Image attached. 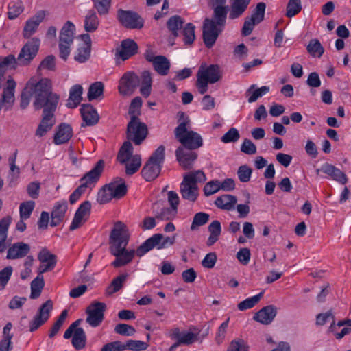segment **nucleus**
Returning a JSON list of instances; mask_svg holds the SVG:
<instances>
[{
  "mask_svg": "<svg viewBox=\"0 0 351 351\" xmlns=\"http://www.w3.org/2000/svg\"><path fill=\"white\" fill-rule=\"evenodd\" d=\"M34 98L33 105L36 110L43 108L40 123L36 131V136L42 137L51 130L56 123L55 111L60 99L56 93L52 92L51 81L42 78L39 81L32 78L26 84L21 95L20 106L25 109Z\"/></svg>",
  "mask_w": 351,
  "mask_h": 351,
  "instance_id": "obj_1",
  "label": "nucleus"
},
{
  "mask_svg": "<svg viewBox=\"0 0 351 351\" xmlns=\"http://www.w3.org/2000/svg\"><path fill=\"white\" fill-rule=\"evenodd\" d=\"M130 239L129 230L125 223L117 221L114 224L110 234V252L116 256L112 265L116 268L124 266L132 261L135 254L141 257L147 252L156 247L158 250L165 248L167 245H172L176 241V236L164 237L162 234H155L147 239L135 251L126 250V246Z\"/></svg>",
  "mask_w": 351,
  "mask_h": 351,
  "instance_id": "obj_2",
  "label": "nucleus"
},
{
  "mask_svg": "<svg viewBox=\"0 0 351 351\" xmlns=\"http://www.w3.org/2000/svg\"><path fill=\"white\" fill-rule=\"evenodd\" d=\"M152 82L149 71H143L140 77L134 71H127L119 81V93L123 96H130L140 86V93L147 98L151 95Z\"/></svg>",
  "mask_w": 351,
  "mask_h": 351,
  "instance_id": "obj_3",
  "label": "nucleus"
},
{
  "mask_svg": "<svg viewBox=\"0 0 351 351\" xmlns=\"http://www.w3.org/2000/svg\"><path fill=\"white\" fill-rule=\"evenodd\" d=\"M211 18H206L202 26V38L205 46L210 49L215 43L218 36L223 31L229 11L228 6L212 8Z\"/></svg>",
  "mask_w": 351,
  "mask_h": 351,
  "instance_id": "obj_4",
  "label": "nucleus"
},
{
  "mask_svg": "<svg viewBox=\"0 0 351 351\" xmlns=\"http://www.w3.org/2000/svg\"><path fill=\"white\" fill-rule=\"evenodd\" d=\"M179 124L175 128L174 134L176 139L182 145V147L194 150L199 148L203 145V140L197 132L188 130L190 123L189 117L183 112L178 113Z\"/></svg>",
  "mask_w": 351,
  "mask_h": 351,
  "instance_id": "obj_5",
  "label": "nucleus"
},
{
  "mask_svg": "<svg viewBox=\"0 0 351 351\" xmlns=\"http://www.w3.org/2000/svg\"><path fill=\"white\" fill-rule=\"evenodd\" d=\"M104 165V161L99 160L90 171L80 178V185L72 193L69 197H79L86 193L88 195L99 180Z\"/></svg>",
  "mask_w": 351,
  "mask_h": 351,
  "instance_id": "obj_6",
  "label": "nucleus"
},
{
  "mask_svg": "<svg viewBox=\"0 0 351 351\" xmlns=\"http://www.w3.org/2000/svg\"><path fill=\"white\" fill-rule=\"evenodd\" d=\"M164 160L165 147L160 145L151 155L141 170L142 176L146 181H152L159 176Z\"/></svg>",
  "mask_w": 351,
  "mask_h": 351,
  "instance_id": "obj_7",
  "label": "nucleus"
},
{
  "mask_svg": "<svg viewBox=\"0 0 351 351\" xmlns=\"http://www.w3.org/2000/svg\"><path fill=\"white\" fill-rule=\"evenodd\" d=\"M205 180L206 176L204 173L200 170L186 174L180 184V193L182 197H197L199 195L197 183Z\"/></svg>",
  "mask_w": 351,
  "mask_h": 351,
  "instance_id": "obj_8",
  "label": "nucleus"
},
{
  "mask_svg": "<svg viewBox=\"0 0 351 351\" xmlns=\"http://www.w3.org/2000/svg\"><path fill=\"white\" fill-rule=\"evenodd\" d=\"M179 203V199H167V201L158 200L152 206L153 213L158 219L171 220L177 214Z\"/></svg>",
  "mask_w": 351,
  "mask_h": 351,
  "instance_id": "obj_9",
  "label": "nucleus"
},
{
  "mask_svg": "<svg viewBox=\"0 0 351 351\" xmlns=\"http://www.w3.org/2000/svg\"><path fill=\"white\" fill-rule=\"evenodd\" d=\"M147 134V125L141 122L138 117L133 116L127 126L128 138L138 145L145 139Z\"/></svg>",
  "mask_w": 351,
  "mask_h": 351,
  "instance_id": "obj_10",
  "label": "nucleus"
},
{
  "mask_svg": "<svg viewBox=\"0 0 351 351\" xmlns=\"http://www.w3.org/2000/svg\"><path fill=\"white\" fill-rule=\"evenodd\" d=\"M40 44V40L37 38H33L28 40L21 48L16 58L18 64L23 66L29 65L36 56Z\"/></svg>",
  "mask_w": 351,
  "mask_h": 351,
  "instance_id": "obj_11",
  "label": "nucleus"
},
{
  "mask_svg": "<svg viewBox=\"0 0 351 351\" xmlns=\"http://www.w3.org/2000/svg\"><path fill=\"white\" fill-rule=\"evenodd\" d=\"M106 309L105 303L100 302H92L86 310L87 317L86 322L92 327L100 326L104 319V312Z\"/></svg>",
  "mask_w": 351,
  "mask_h": 351,
  "instance_id": "obj_12",
  "label": "nucleus"
},
{
  "mask_svg": "<svg viewBox=\"0 0 351 351\" xmlns=\"http://www.w3.org/2000/svg\"><path fill=\"white\" fill-rule=\"evenodd\" d=\"M117 18L119 23L128 29H141L144 25L142 17L133 11L120 9L117 12Z\"/></svg>",
  "mask_w": 351,
  "mask_h": 351,
  "instance_id": "obj_13",
  "label": "nucleus"
},
{
  "mask_svg": "<svg viewBox=\"0 0 351 351\" xmlns=\"http://www.w3.org/2000/svg\"><path fill=\"white\" fill-rule=\"evenodd\" d=\"M124 181H114L103 186L97 193V197H122L127 193Z\"/></svg>",
  "mask_w": 351,
  "mask_h": 351,
  "instance_id": "obj_14",
  "label": "nucleus"
},
{
  "mask_svg": "<svg viewBox=\"0 0 351 351\" xmlns=\"http://www.w3.org/2000/svg\"><path fill=\"white\" fill-rule=\"evenodd\" d=\"M53 306L52 300H48L39 307L36 315L29 323V332H34L48 320Z\"/></svg>",
  "mask_w": 351,
  "mask_h": 351,
  "instance_id": "obj_15",
  "label": "nucleus"
},
{
  "mask_svg": "<svg viewBox=\"0 0 351 351\" xmlns=\"http://www.w3.org/2000/svg\"><path fill=\"white\" fill-rule=\"evenodd\" d=\"M40 264L38 268V274H43L53 270L57 263L55 254H51L47 248H43L38 254Z\"/></svg>",
  "mask_w": 351,
  "mask_h": 351,
  "instance_id": "obj_16",
  "label": "nucleus"
},
{
  "mask_svg": "<svg viewBox=\"0 0 351 351\" xmlns=\"http://www.w3.org/2000/svg\"><path fill=\"white\" fill-rule=\"evenodd\" d=\"M177 160L184 169H190L193 167L197 158V154L193 150L179 147L176 151Z\"/></svg>",
  "mask_w": 351,
  "mask_h": 351,
  "instance_id": "obj_17",
  "label": "nucleus"
},
{
  "mask_svg": "<svg viewBox=\"0 0 351 351\" xmlns=\"http://www.w3.org/2000/svg\"><path fill=\"white\" fill-rule=\"evenodd\" d=\"M138 52V45L132 39L123 40L119 48L117 49L115 56L125 61Z\"/></svg>",
  "mask_w": 351,
  "mask_h": 351,
  "instance_id": "obj_18",
  "label": "nucleus"
},
{
  "mask_svg": "<svg viewBox=\"0 0 351 351\" xmlns=\"http://www.w3.org/2000/svg\"><path fill=\"white\" fill-rule=\"evenodd\" d=\"M197 75L206 80L210 84H214L219 81L221 77V71L217 64H210L208 66H201Z\"/></svg>",
  "mask_w": 351,
  "mask_h": 351,
  "instance_id": "obj_19",
  "label": "nucleus"
},
{
  "mask_svg": "<svg viewBox=\"0 0 351 351\" xmlns=\"http://www.w3.org/2000/svg\"><path fill=\"white\" fill-rule=\"evenodd\" d=\"M68 210V204L66 202H58L53 206L51 212V227H56L62 223L66 217V214Z\"/></svg>",
  "mask_w": 351,
  "mask_h": 351,
  "instance_id": "obj_20",
  "label": "nucleus"
},
{
  "mask_svg": "<svg viewBox=\"0 0 351 351\" xmlns=\"http://www.w3.org/2000/svg\"><path fill=\"white\" fill-rule=\"evenodd\" d=\"M83 41V45L80 47L75 55V60L80 63L85 62L88 60L91 51V39L88 34H84L80 36Z\"/></svg>",
  "mask_w": 351,
  "mask_h": 351,
  "instance_id": "obj_21",
  "label": "nucleus"
},
{
  "mask_svg": "<svg viewBox=\"0 0 351 351\" xmlns=\"http://www.w3.org/2000/svg\"><path fill=\"white\" fill-rule=\"evenodd\" d=\"M169 337L171 339L179 341L181 345L187 346L191 345L198 339L196 334L191 332H181L178 327L170 330Z\"/></svg>",
  "mask_w": 351,
  "mask_h": 351,
  "instance_id": "obj_22",
  "label": "nucleus"
},
{
  "mask_svg": "<svg viewBox=\"0 0 351 351\" xmlns=\"http://www.w3.org/2000/svg\"><path fill=\"white\" fill-rule=\"evenodd\" d=\"M252 0H230L228 18L234 20L241 17L247 10Z\"/></svg>",
  "mask_w": 351,
  "mask_h": 351,
  "instance_id": "obj_23",
  "label": "nucleus"
},
{
  "mask_svg": "<svg viewBox=\"0 0 351 351\" xmlns=\"http://www.w3.org/2000/svg\"><path fill=\"white\" fill-rule=\"evenodd\" d=\"M277 314V308L274 305H268L259 310L253 319L263 324L268 325L271 323Z\"/></svg>",
  "mask_w": 351,
  "mask_h": 351,
  "instance_id": "obj_24",
  "label": "nucleus"
},
{
  "mask_svg": "<svg viewBox=\"0 0 351 351\" xmlns=\"http://www.w3.org/2000/svg\"><path fill=\"white\" fill-rule=\"evenodd\" d=\"M46 13L44 10L38 12L33 17L26 21L23 29V34L24 38H29L34 34L40 25L45 17Z\"/></svg>",
  "mask_w": 351,
  "mask_h": 351,
  "instance_id": "obj_25",
  "label": "nucleus"
},
{
  "mask_svg": "<svg viewBox=\"0 0 351 351\" xmlns=\"http://www.w3.org/2000/svg\"><path fill=\"white\" fill-rule=\"evenodd\" d=\"M30 251L29 244L23 242H17L12 244L8 250V259H19L26 256Z\"/></svg>",
  "mask_w": 351,
  "mask_h": 351,
  "instance_id": "obj_26",
  "label": "nucleus"
},
{
  "mask_svg": "<svg viewBox=\"0 0 351 351\" xmlns=\"http://www.w3.org/2000/svg\"><path fill=\"white\" fill-rule=\"evenodd\" d=\"M80 112L86 125H94L99 121V115L94 107L90 104H82L80 108Z\"/></svg>",
  "mask_w": 351,
  "mask_h": 351,
  "instance_id": "obj_27",
  "label": "nucleus"
},
{
  "mask_svg": "<svg viewBox=\"0 0 351 351\" xmlns=\"http://www.w3.org/2000/svg\"><path fill=\"white\" fill-rule=\"evenodd\" d=\"M73 136L71 126L66 123H60L54 135L53 143L56 145H62L68 142Z\"/></svg>",
  "mask_w": 351,
  "mask_h": 351,
  "instance_id": "obj_28",
  "label": "nucleus"
},
{
  "mask_svg": "<svg viewBox=\"0 0 351 351\" xmlns=\"http://www.w3.org/2000/svg\"><path fill=\"white\" fill-rule=\"evenodd\" d=\"M321 171L330 177L333 180L339 182L341 184H346L347 182V177L346 174L342 172L339 169L334 165L328 163L324 164L321 167Z\"/></svg>",
  "mask_w": 351,
  "mask_h": 351,
  "instance_id": "obj_29",
  "label": "nucleus"
},
{
  "mask_svg": "<svg viewBox=\"0 0 351 351\" xmlns=\"http://www.w3.org/2000/svg\"><path fill=\"white\" fill-rule=\"evenodd\" d=\"M83 88L81 85L73 86L69 91V97L67 100L66 106L69 108H76L82 99Z\"/></svg>",
  "mask_w": 351,
  "mask_h": 351,
  "instance_id": "obj_30",
  "label": "nucleus"
},
{
  "mask_svg": "<svg viewBox=\"0 0 351 351\" xmlns=\"http://www.w3.org/2000/svg\"><path fill=\"white\" fill-rule=\"evenodd\" d=\"M75 25L68 21L61 29L59 43L71 45L74 38Z\"/></svg>",
  "mask_w": 351,
  "mask_h": 351,
  "instance_id": "obj_31",
  "label": "nucleus"
},
{
  "mask_svg": "<svg viewBox=\"0 0 351 351\" xmlns=\"http://www.w3.org/2000/svg\"><path fill=\"white\" fill-rule=\"evenodd\" d=\"M154 70L160 75H167L170 69V62L164 56H157L154 62Z\"/></svg>",
  "mask_w": 351,
  "mask_h": 351,
  "instance_id": "obj_32",
  "label": "nucleus"
},
{
  "mask_svg": "<svg viewBox=\"0 0 351 351\" xmlns=\"http://www.w3.org/2000/svg\"><path fill=\"white\" fill-rule=\"evenodd\" d=\"M11 222V218L6 217L0 220V253L6 250L5 241L8 237V230Z\"/></svg>",
  "mask_w": 351,
  "mask_h": 351,
  "instance_id": "obj_33",
  "label": "nucleus"
},
{
  "mask_svg": "<svg viewBox=\"0 0 351 351\" xmlns=\"http://www.w3.org/2000/svg\"><path fill=\"white\" fill-rule=\"evenodd\" d=\"M127 277L128 274H125L114 278L111 283L106 287L105 291L106 295L109 296L120 291L123 287Z\"/></svg>",
  "mask_w": 351,
  "mask_h": 351,
  "instance_id": "obj_34",
  "label": "nucleus"
},
{
  "mask_svg": "<svg viewBox=\"0 0 351 351\" xmlns=\"http://www.w3.org/2000/svg\"><path fill=\"white\" fill-rule=\"evenodd\" d=\"M184 24L183 19L179 15L170 17L167 22V27L174 37L179 35L178 31L182 29Z\"/></svg>",
  "mask_w": 351,
  "mask_h": 351,
  "instance_id": "obj_35",
  "label": "nucleus"
},
{
  "mask_svg": "<svg viewBox=\"0 0 351 351\" xmlns=\"http://www.w3.org/2000/svg\"><path fill=\"white\" fill-rule=\"evenodd\" d=\"M99 23V19L95 12L89 10L84 19L85 30L87 32H93L97 29Z\"/></svg>",
  "mask_w": 351,
  "mask_h": 351,
  "instance_id": "obj_36",
  "label": "nucleus"
},
{
  "mask_svg": "<svg viewBox=\"0 0 351 351\" xmlns=\"http://www.w3.org/2000/svg\"><path fill=\"white\" fill-rule=\"evenodd\" d=\"M45 286V281L43 275L38 274L31 282V299L38 298Z\"/></svg>",
  "mask_w": 351,
  "mask_h": 351,
  "instance_id": "obj_37",
  "label": "nucleus"
},
{
  "mask_svg": "<svg viewBox=\"0 0 351 351\" xmlns=\"http://www.w3.org/2000/svg\"><path fill=\"white\" fill-rule=\"evenodd\" d=\"M73 346L77 350L83 349L86 343V336L82 328L76 329L71 341Z\"/></svg>",
  "mask_w": 351,
  "mask_h": 351,
  "instance_id": "obj_38",
  "label": "nucleus"
},
{
  "mask_svg": "<svg viewBox=\"0 0 351 351\" xmlns=\"http://www.w3.org/2000/svg\"><path fill=\"white\" fill-rule=\"evenodd\" d=\"M18 64L17 59L12 54H10L5 57H0V80H2L6 70L8 68L14 67Z\"/></svg>",
  "mask_w": 351,
  "mask_h": 351,
  "instance_id": "obj_39",
  "label": "nucleus"
},
{
  "mask_svg": "<svg viewBox=\"0 0 351 351\" xmlns=\"http://www.w3.org/2000/svg\"><path fill=\"white\" fill-rule=\"evenodd\" d=\"M256 87V85L253 84L250 86V87L247 90L246 94L251 95L248 97V102L253 103L255 102L258 98L261 97L264 95L267 94L269 91V87L263 86L261 88H258L254 90H253Z\"/></svg>",
  "mask_w": 351,
  "mask_h": 351,
  "instance_id": "obj_40",
  "label": "nucleus"
},
{
  "mask_svg": "<svg viewBox=\"0 0 351 351\" xmlns=\"http://www.w3.org/2000/svg\"><path fill=\"white\" fill-rule=\"evenodd\" d=\"M104 86L101 82H95L90 84L88 91L89 101L97 99L104 94Z\"/></svg>",
  "mask_w": 351,
  "mask_h": 351,
  "instance_id": "obj_41",
  "label": "nucleus"
},
{
  "mask_svg": "<svg viewBox=\"0 0 351 351\" xmlns=\"http://www.w3.org/2000/svg\"><path fill=\"white\" fill-rule=\"evenodd\" d=\"M307 51L313 57L320 58L324 52V49L317 39H311L306 47Z\"/></svg>",
  "mask_w": 351,
  "mask_h": 351,
  "instance_id": "obj_42",
  "label": "nucleus"
},
{
  "mask_svg": "<svg viewBox=\"0 0 351 351\" xmlns=\"http://www.w3.org/2000/svg\"><path fill=\"white\" fill-rule=\"evenodd\" d=\"M195 25L191 23H187L183 28L182 34L184 36L183 41L185 45H189L194 42L195 39Z\"/></svg>",
  "mask_w": 351,
  "mask_h": 351,
  "instance_id": "obj_43",
  "label": "nucleus"
},
{
  "mask_svg": "<svg viewBox=\"0 0 351 351\" xmlns=\"http://www.w3.org/2000/svg\"><path fill=\"white\" fill-rule=\"evenodd\" d=\"M123 350H130L132 351H143L145 350L149 344L140 340H128L125 343H123Z\"/></svg>",
  "mask_w": 351,
  "mask_h": 351,
  "instance_id": "obj_44",
  "label": "nucleus"
},
{
  "mask_svg": "<svg viewBox=\"0 0 351 351\" xmlns=\"http://www.w3.org/2000/svg\"><path fill=\"white\" fill-rule=\"evenodd\" d=\"M263 296V293H260L253 297L248 298L245 300L239 302L237 305L240 311H245L254 307L261 300Z\"/></svg>",
  "mask_w": 351,
  "mask_h": 351,
  "instance_id": "obj_45",
  "label": "nucleus"
},
{
  "mask_svg": "<svg viewBox=\"0 0 351 351\" xmlns=\"http://www.w3.org/2000/svg\"><path fill=\"white\" fill-rule=\"evenodd\" d=\"M35 202L33 200L23 202L19 207L20 217L22 219H27L34 208Z\"/></svg>",
  "mask_w": 351,
  "mask_h": 351,
  "instance_id": "obj_46",
  "label": "nucleus"
},
{
  "mask_svg": "<svg viewBox=\"0 0 351 351\" xmlns=\"http://www.w3.org/2000/svg\"><path fill=\"white\" fill-rule=\"evenodd\" d=\"M68 316V310L64 309L62 311L59 317H58V319L54 323L53 326L51 327V329L50 330V332L49 334V338L54 337L57 333L58 332L60 328L63 325L64 322H65L66 317Z\"/></svg>",
  "mask_w": 351,
  "mask_h": 351,
  "instance_id": "obj_47",
  "label": "nucleus"
},
{
  "mask_svg": "<svg viewBox=\"0 0 351 351\" xmlns=\"http://www.w3.org/2000/svg\"><path fill=\"white\" fill-rule=\"evenodd\" d=\"M302 10L301 0H289L286 9V16L291 18Z\"/></svg>",
  "mask_w": 351,
  "mask_h": 351,
  "instance_id": "obj_48",
  "label": "nucleus"
},
{
  "mask_svg": "<svg viewBox=\"0 0 351 351\" xmlns=\"http://www.w3.org/2000/svg\"><path fill=\"white\" fill-rule=\"evenodd\" d=\"M125 173L128 175H133L136 173L141 165V158L140 155L132 156L131 161L129 163H125Z\"/></svg>",
  "mask_w": 351,
  "mask_h": 351,
  "instance_id": "obj_49",
  "label": "nucleus"
},
{
  "mask_svg": "<svg viewBox=\"0 0 351 351\" xmlns=\"http://www.w3.org/2000/svg\"><path fill=\"white\" fill-rule=\"evenodd\" d=\"M8 16L10 19H14L18 17L23 12V5L21 1H12L8 6Z\"/></svg>",
  "mask_w": 351,
  "mask_h": 351,
  "instance_id": "obj_50",
  "label": "nucleus"
},
{
  "mask_svg": "<svg viewBox=\"0 0 351 351\" xmlns=\"http://www.w3.org/2000/svg\"><path fill=\"white\" fill-rule=\"evenodd\" d=\"M265 9L266 4L264 2L258 3L250 17L261 23L265 19Z\"/></svg>",
  "mask_w": 351,
  "mask_h": 351,
  "instance_id": "obj_51",
  "label": "nucleus"
},
{
  "mask_svg": "<svg viewBox=\"0 0 351 351\" xmlns=\"http://www.w3.org/2000/svg\"><path fill=\"white\" fill-rule=\"evenodd\" d=\"M209 220V215L205 213H197L195 215L192 224L191 226V230H195L199 226L206 224Z\"/></svg>",
  "mask_w": 351,
  "mask_h": 351,
  "instance_id": "obj_52",
  "label": "nucleus"
},
{
  "mask_svg": "<svg viewBox=\"0 0 351 351\" xmlns=\"http://www.w3.org/2000/svg\"><path fill=\"white\" fill-rule=\"evenodd\" d=\"M94 8L100 15L107 14L111 5V0H93Z\"/></svg>",
  "mask_w": 351,
  "mask_h": 351,
  "instance_id": "obj_53",
  "label": "nucleus"
},
{
  "mask_svg": "<svg viewBox=\"0 0 351 351\" xmlns=\"http://www.w3.org/2000/svg\"><path fill=\"white\" fill-rule=\"evenodd\" d=\"M214 203L220 209L230 210L234 208L237 199H216Z\"/></svg>",
  "mask_w": 351,
  "mask_h": 351,
  "instance_id": "obj_54",
  "label": "nucleus"
},
{
  "mask_svg": "<svg viewBox=\"0 0 351 351\" xmlns=\"http://www.w3.org/2000/svg\"><path fill=\"white\" fill-rule=\"evenodd\" d=\"M240 138L238 130L235 128H231L221 138V141L224 143H235Z\"/></svg>",
  "mask_w": 351,
  "mask_h": 351,
  "instance_id": "obj_55",
  "label": "nucleus"
},
{
  "mask_svg": "<svg viewBox=\"0 0 351 351\" xmlns=\"http://www.w3.org/2000/svg\"><path fill=\"white\" fill-rule=\"evenodd\" d=\"M114 332L123 336H132L136 330L134 328L126 324H118L114 327Z\"/></svg>",
  "mask_w": 351,
  "mask_h": 351,
  "instance_id": "obj_56",
  "label": "nucleus"
},
{
  "mask_svg": "<svg viewBox=\"0 0 351 351\" xmlns=\"http://www.w3.org/2000/svg\"><path fill=\"white\" fill-rule=\"evenodd\" d=\"M259 23L256 22L254 19L250 17H246L245 19L243 26L241 29V34L244 36L250 35L254 28V27L258 25Z\"/></svg>",
  "mask_w": 351,
  "mask_h": 351,
  "instance_id": "obj_57",
  "label": "nucleus"
},
{
  "mask_svg": "<svg viewBox=\"0 0 351 351\" xmlns=\"http://www.w3.org/2000/svg\"><path fill=\"white\" fill-rule=\"evenodd\" d=\"M252 172V169L246 165L240 166L237 171L239 180L242 182H248L250 180Z\"/></svg>",
  "mask_w": 351,
  "mask_h": 351,
  "instance_id": "obj_58",
  "label": "nucleus"
},
{
  "mask_svg": "<svg viewBox=\"0 0 351 351\" xmlns=\"http://www.w3.org/2000/svg\"><path fill=\"white\" fill-rule=\"evenodd\" d=\"M142 106V99L137 96L134 97L130 105L128 113L132 118L133 116L137 117L139 114V109Z\"/></svg>",
  "mask_w": 351,
  "mask_h": 351,
  "instance_id": "obj_59",
  "label": "nucleus"
},
{
  "mask_svg": "<svg viewBox=\"0 0 351 351\" xmlns=\"http://www.w3.org/2000/svg\"><path fill=\"white\" fill-rule=\"evenodd\" d=\"M219 191L220 190L218 180H210L207 182L204 187V193L206 196L212 195Z\"/></svg>",
  "mask_w": 351,
  "mask_h": 351,
  "instance_id": "obj_60",
  "label": "nucleus"
},
{
  "mask_svg": "<svg viewBox=\"0 0 351 351\" xmlns=\"http://www.w3.org/2000/svg\"><path fill=\"white\" fill-rule=\"evenodd\" d=\"M12 273V267L8 266L0 271V290L3 289Z\"/></svg>",
  "mask_w": 351,
  "mask_h": 351,
  "instance_id": "obj_61",
  "label": "nucleus"
},
{
  "mask_svg": "<svg viewBox=\"0 0 351 351\" xmlns=\"http://www.w3.org/2000/svg\"><path fill=\"white\" fill-rule=\"evenodd\" d=\"M55 57L53 55H49L41 61L38 67V70L47 69L53 71L55 69Z\"/></svg>",
  "mask_w": 351,
  "mask_h": 351,
  "instance_id": "obj_62",
  "label": "nucleus"
},
{
  "mask_svg": "<svg viewBox=\"0 0 351 351\" xmlns=\"http://www.w3.org/2000/svg\"><path fill=\"white\" fill-rule=\"evenodd\" d=\"M241 150L246 154L252 155L256 153V147L251 140L245 138L241 146Z\"/></svg>",
  "mask_w": 351,
  "mask_h": 351,
  "instance_id": "obj_63",
  "label": "nucleus"
},
{
  "mask_svg": "<svg viewBox=\"0 0 351 351\" xmlns=\"http://www.w3.org/2000/svg\"><path fill=\"white\" fill-rule=\"evenodd\" d=\"M248 346L245 342L242 339L232 341L228 348V351H247Z\"/></svg>",
  "mask_w": 351,
  "mask_h": 351,
  "instance_id": "obj_64",
  "label": "nucleus"
}]
</instances>
